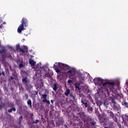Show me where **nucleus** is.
Segmentation results:
<instances>
[{
	"label": "nucleus",
	"mask_w": 128,
	"mask_h": 128,
	"mask_svg": "<svg viewBox=\"0 0 128 128\" xmlns=\"http://www.w3.org/2000/svg\"><path fill=\"white\" fill-rule=\"evenodd\" d=\"M11 80H12V77H11Z\"/></svg>",
	"instance_id": "nucleus-25"
},
{
	"label": "nucleus",
	"mask_w": 128,
	"mask_h": 128,
	"mask_svg": "<svg viewBox=\"0 0 128 128\" xmlns=\"http://www.w3.org/2000/svg\"><path fill=\"white\" fill-rule=\"evenodd\" d=\"M94 82L96 86H102L106 88L107 92H108L109 90H112V92L113 90L114 89V86H116L114 83H108V82H104V80L100 78H95L94 80Z\"/></svg>",
	"instance_id": "nucleus-3"
},
{
	"label": "nucleus",
	"mask_w": 128,
	"mask_h": 128,
	"mask_svg": "<svg viewBox=\"0 0 128 128\" xmlns=\"http://www.w3.org/2000/svg\"><path fill=\"white\" fill-rule=\"evenodd\" d=\"M70 90L68 88H66V92H65L66 96H68V94H70Z\"/></svg>",
	"instance_id": "nucleus-11"
},
{
	"label": "nucleus",
	"mask_w": 128,
	"mask_h": 128,
	"mask_svg": "<svg viewBox=\"0 0 128 128\" xmlns=\"http://www.w3.org/2000/svg\"><path fill=\"white\" fill-rule=\"evenodd\" d=\"M91 124H92V126H94V124H96V122H92Z\"/></svg>",
	"instance_id": "nucleus-19"
},
{
	"label": "nucleus",
	"mask_w": 128,
	"mask_h": 128,
	"mask_svg": "<svg viewBox=\"0 0 128 128\" xmlns=\"http://www.w3.org/2000/svg\"><path fill=\"white\" fill-rule=\"evenodd\" d=\"M88 74H86L84 77H81L80 78V82L81 84L82 82H84L82 80H88Z\"/></svg>",
	"instance_id": "nucleus-7"
},
{
	"label": "nucleus",
	"mask_w": 128,
	"mask_h": 128,
	"mask_svg": "<svg viewBox=\"0 0 128 128\" xmlns=\"http://www.w3.org/2000/svg\"><path fill=\"white\" fill-rule=\"evenodd\" d=\"M29 63L31 66H32V60L30 59L29 60Z\"/></svg>",
	"instance_id": "nucleus-16"
},
{
	"label": "nucleus",
	"mask_w": 128,
	"mask_h": 128,
	"mask_svg": "<svg viewBox=\"0 0 128 128\" xmlns=\"http://www.w3.org/2000/svg\"><path fill=\"white\" fill-rule=\"evenodd\" d=\"M26 80H28V79L26 78H24L22 79L23 82H26Z\"/></svg>",
	"instance_id": "nucleus-17"
},
{
	"label": "nucleus",
	"mask_w": 128,
	"mask_h": 128,
	"mask_svg": "<svg viewBox=\"0 0 128 128\" xmlns=\"http://www.w3.org/2000/svg\"><path fill=\"white\" fill-rule=\"evenodd\" d=\"M53 90L56 92V90H58V86L56 85V84H54L53 86Z\"/></svg>",
	"instance_id": "nucleus-13"
},
{
	"label": "nucleus",
	"mask_w": 128,
	"mask_h": 128,
	"mask_svg": "<svg viewBox=\"0 0 128 128\" xmlns=\"http://www.w3.org/2000/svg\"><path fill=\"white\" fill-rule=\"evenodd\" d=\"M28 104L30 106V108H32V100H28L27 102Z\"/></svg>",
	"instance_id": "nucleus-14"
},
{
	"label": "nucleus",
	"mask_w": 128,
	"mask_h": 128,
	"mask_svg": "<svg viewBox=\"0 0 128 128\" xmlns=\"http://www.w3.org/2000/svg\"><path fill=\"white\" fill-rule=\"evenodd\" d=\"M22 116L20 117V119L22 120Z\"/></svg>",
	"instance_id": "nucleus-24"
},
{
	"label": "nucleus",
	"mask_w": 128,
	"mask_h": 128,
	"mask_svg": "<svg viewBox=\"0 0 128 128\" xmlns=\"http://www.w3.org/2000/svg\"><path fill=\"white\" fill-rule=\"evenodd\" d=\"M82 104L83 105L84 108H86L88 106V102L86 100H82Z\"/></svg>",
	"instance_id": "nucleus-10"
},
{
	"label": "nucleus",
	"mask_w": 128,
	"mask_h": 128,
	"mask_svg": "<svg viewBox=\"0 0 128 128\" xmlns=\"http://www.w3.org/2000/svg\"><path fill=\"white\" fill-rule=\"evenodd\" d=\"M54 68L57 73V78L59 80H62L65 76L66 78L69 76L68 84H72V80H76L78 76V73L74 68H71L66 64L62 62H56L54 64Z\"/></svg>",
	"instance_id": "nucleus-1"
},
{
	"label": "nucleus",
	"mask_w": 128,
	"mask_h": 128,
	"mask_svg": "<svg viewBox=\"0 0 128 128\" xmlns=\"http://www.w3.org/2000/svg\"><path fill=\"white\" fill-rule=\"evenodd\" d=\"M90 110H92V108L90 107Z\"/></svg>",
	"instance_id": "nucleus-23"
},
{
	"label": "nucleus",
	"mask_w": 128,
	"mask_h": 128,
	"mask_svg": "<svg viewBox=\"0 0 128 128\" xmlns=\"http://www.w3.org/2000/svg\"><path fill=\"white\" fill-rule=\"evenodd\" d=\"M16 112V108H12L8 110V112Z\"/></svg>",
	"instance_id": "nucleus-12"
},
{
	"label": "nucleus",
	"mask_w": 128,
	"mask_h": 128,
	"mask_svg": "<svg viewBox=\"0 0 128 128\" xmlns=\"http://www.w3.org/2000/svg\"><path fill=\"white\" fill-rule=\"evenodd\" d=\"M104 128H108V127H105Z\"/></svg>",
	"instance_id": "nucleus-26"
},
{
	"label": "nucleus",
	"mask_w": 128,
	"mask_h": 128,
	"mask_svg": "<svg viewBox=\"0 0 128 128\" xmlns=\"http://www.w3.org/2000/svg\"><path fill=\"white\" fill-rule=\"evenodd\" d=\"M51 102H52V104H54V100H51Z\"/></svg>",
	"instance_id": "nucleus-22"
},
{
	"label": "nucleus",
	"mask_w": 128,
	"mask_h": 128,
	"mask_svg": "<svg viewBox=\"0 0 128 128\" xmlns=\"http://www.w3.org/2000/svg\"><path fill=\"white\" fill-rule=\"evenodd\" d=\"M75 86L76 88V90H84V92H86L88 88V86L86 85L82 86L80 88V84L78 83H76Z\"/></svg>",
	"instance_id": "nucleus-5"
},
{
	"label": "nucleus",
	"mask_w": 128,
	"mask_h": 128,
	"mask_svg": "<svg viewBox=\"0 0 128 128\" xmlns=\"http://www.w3.org/2000/svg\"><path fill=\"white\" fill-rule=\"evenodd\" d=\"M34 122V124H36L38 122V120H36V122Z\"/></svg>",
	"instance_id": "nucleus-21"
},
{
	"label": "nucleus",
	"mask_w": 128,
	"mask_h": 128,
	"mask_svg": "<svg viewBox=\"0 0 128 128\" xmlns=\"http://www.w3.org/2000/svg\"><path fill=\"white\" fill-rule=\"evenodd\" d=\"M16 50H20V44H17L16 45Z\"/></svg>",
	"instance_id": "nucleus-15"
},
{
	"label": "nucleus",
	"mask_w": 128,
	"mask_h": 128,
	"mask_svg": "<svg viewBox=\"0 0 128 128\" xmlns=\"http://www.w3.org/2000/svg\"><path fill=\"white\" fill-rule=\"evenodd\" d=\"M23 40H24V39H23Z\"/></svg>",
	"instance_id": "nucleus-27"
},
{
	"label": "nucleus",
	"mask_w": 128,
	"mask_h": 128,
	"mask_svg": "<svg viewBox=\"0 0 128 128\" xmlns=\"http://www.w3.org/2000/svg\"><path fill=\"white\" fill-rule=\"evenodd\" d=\"M127 84H128V83H127Z\"/></svg>",
	"instance_id": "nucleus-28"
},
{
	"label": "nucleus",
	"mask_w": 128,
	"mask_h": 128,
	"mask_svg": "<svg viewBox=\"0 0 128 128\" xmlns=\"http://www.w3.org/2000/svg\"><path fill=\"white\" fill-rule=\"evenodd\" d=\"M124 104L125 106H128V102H124Z\"/></svg>",
	"instance_id": "nucleus-20"
},
{
	"label": "nucleus",
	"mask_w": 128,
	"mask_h": 128,
	"mask_svg": "<svg viewBox=\"0 0 128 128\" xmlns=\"http://www.w3.org/2000/svg\"><path fill=\"white\" fill-rule=\"evenodd\" d=\"M28 52V47L24 46V49H20V52L23 54H26V52Z\"/></svg>",
	"instance_id": "nucleus-8"
},
{
	"label": "nucleus",
	"mask_w": 128,
	"mask_h": 128,
	"mask_svg": "<svg viewBox=\"0 0 128 128\" xmlns=\"http://www.w3.org/2000/svg\"><path fill=\"white\" fill-rule=\"evenodd\" d=\"M48 97V95L46 94H44L42 95V97L41 98L42 101L43 102H46V104H50V100H46V98Z\"/></svg>",
	"instance_id": "nucleus-6"
},
{
	"label": "nucleus",
	"mask_w": 128,
	"mask_h": 128,
	"mask_svg": "<svg viewBox=\"0 0 128 128\" xmlns=\"http://www.w3.org/2000/svg\"><path fill=\"white\" fill-rule=\"evenodd\" d=\"M21 22V24L20 25L18 28V34H20L24 30H26L24 28L28 26V20L26 18H23Z\"/></svg>",
	"instance_id": "nucleus-4"
},
{
	"label": "nucleus",
	"mask_w": 128,
	"mask_h": 128,
	"mask_svg": "<svg viewBox=\"0 0 128 128\" xmlns=\"http://www.w3.org/2000/svg\"><path fill=\"white\" fill-rule=\"evenodd\" d=\"M36 62L32 61V68L34 70L36 71V74H44V76L46 78H50L52 76H54V72L50 70L46 66H43L42 68L40 66L42 64H38L37 65H36Z\"/></svg>",
	"instance_id": "nucleus-2"
},
{
	"label": "nucleus",
	"mask_w": 128,
	"mask_h": 128,
	"mask_svg": "<svg viewBox=\"0 0 128 128\" xmlns=\"http://www.w3.org/2000/svg\"><path fill=\"white\" fill-rule=\"evenodd\" d=\"M104 106H106V108L108 106V102H104Z\"/></svg>",
	"instance_id": "nucleus-18"
},
{
	"label": "nucleus",
	"mask_w": 128,
	"mask_h": 128,
	"mask_svg": "<svg viewBox=\"0 0 128 128\" xmlns=\"http://www.w3.org/2000/svg\"><path fill=\"white\" fill-rule=\"evenodd\" d=\"M24 66H26V64L24 62L21 61L19 62L20 68H24Z\"/></svg>",
	"instance_id": "nucleus-9"
}]
</instances>
